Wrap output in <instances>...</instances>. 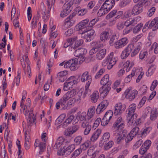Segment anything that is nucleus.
Here are the masks:
<instances>
[{"mask_svg":"<svg viewBox=\"0 0 158 158\" xmlns=\"http://www.w3.org/2000/svg\"><path fill=\"white\" fill-rule=\"evenodd\" d=\"M111 81L110 79L108 74H106L102 77L101 80L100 84L102 86L99 89L101 95L103 97L107 96L111 89Z\"/></svg>","mask_w":158,"mask_h":158,"instance_id":"nucleus-1","label":"nucleus"},{"mask_svg":"<svg viewBox=\"0 0 158 158\" xmlns=\"http://www.w3.org/2000/svg\"><path fill=\"white\" fill-rule=\"evenodd\" d=\"M28 102L29 105L28 106L25 105L22 106L21 107L22 110H23V113L25 116H27L29 114L28 119L27 121L28 125L31 126L32 124L35 122L36 118L34 114L32 113V110L30 108V103L31 101L29 98L27 100Z\"/></svg>","mask_w":158,"mask_h":158,"instance_id":"nucleus-2","label":"nucleus"},{"mask_svg":"<svg viewBox=\"0 0 158 158\" xmlns=\"http://www.w3.org/2000/svg\"><path fill=\"white\" fill-rule=\"evenodd\" d=\"M21 62L25 74L28 75L29 77L31 76V71L30 67L29 64L28 53L26 52L22 56V59L21 60Z\"/></svg>","mask_w":158,"mask_h":158,"instance_id":"nucleus-3","label":"nucleus"},{"mask_svg":"<svg viewBox=\"0 0 158 158\" xmlns=\"http://www.w3.org/2000/svg\"><path fill=\"white\" fill-rule=\"evenodd\" d=\"M125 126L124 122L122 118L120 116L116 119L112 127V131H122Z\"/></svg>","mask_w":158,"mask_h":158,"instance_id":"nucleus-4","label":"nucleus"},{"mask_svg":"<svg viewBox=\"0 0 158 158\" xmlns=\"http://www.w3.org/2000/svg\"><path fill=\"white\" fill-rule=\"evenodd\" d=\"M138 94V91L136 89H131V87L126 89L124 93L125 98L130 101L133 100Z\"/></svg>","mask_w":158,"mask_h":158,"instance_id":"nucleus-5","label":"nucleus"},{"mask_svg":"<svg viewBox=\"0 0 158 158\" xmlns=\"http://www.w3.org/2000/svg\"><path fill=\"white\" fill-rule=\"evenodd\" d=\"M87 31L81 34V37L86 39L87 41L90 42L92 40L95 35V31L92 29L87 30Z\"/></svg>","mask_w":158,"mask_h":158,"instance_id":"nucleus-6","label":"nucleus"},{"mask_svg":"<svg viewBox=\"0 0 158 158\" xmlns=\"http://www.w3.org/2000/svg\"><path fill=\"white\" fill-rule=\"evenodd\" d=\"M107 60L108 63V64L107 66V68L108 69H110L116 64L117 60V58L114 56L113 52H111L108 56L107 58Z\"/></svg>","mask_w":158,"mask_h":158,"instance_id":"nucleus-7","label":"nucleus"},{"mask_svg":"<svg viewBox=\"0 0 158 158\" xmlns=\"http://www.w3.org/2000/svg\"><path fill=\"white\" fill-rule=\"evenodd\" d=\"M142 2L138 3L133 7L131 11V14L135 15H138L143 11V6L144 5Z\"/></svg>","mask_w":158,"mask_h":158,"instance_id":"nucleus-8","label":"nucleus"},{"mask_svg":"<svg viewBox=\"0 0 158 158\" xmlns=\"http://www.w3.org/2000/svg\"><path fill=\"white\" fill-rule=\"evenodd\" d=\"M89 20L88 19H86L80 22L75 27V29L77 31L81 30L83 29L86 28V29H89L88 27Z\"/></svg>","mask_w":158,"mask_h":158,"instance_id":"nucleus-9","label":"nucleus"},{"mask_svg":"<svg viewBox=\"0 0 158 158\" xmlns=\"http://www.w3.org/2000/svg\"><path fill=\"white\" fill-rule=\"evenodd\" d=\"M128 42L127 38H122L114 43V47L116 49L121 48L125 46Z\"/></svg>","mask_w":158,"mask_h":158,"instance_id":"nucleus-10","label":"nucleus"},{"mask_svg":"<svg viewBox=\"0 0 158 158\" xmlns=\"http://www.w3.org/2000/svg\"><path fill=\"white\" fill-rule=\"evenodd\" d=\"M40 13L42 15L43 18L44 19H47L49 17L48 12H47L46 7L44 6L41 7L38 10L37 14L38 17L40 16Z\"/></svg>","mask_w":158,"mask_h":158,"instance_id":"nucleus-11","label":"nucleus"},{"mask_svg":"<svg viewBox=\"0 0 158 158\" xmlns=\"http://www.w3.org/2000/svg\"><path fill=\"white\" fill-rule=\"evenodd\" d=\"M75 16V14L73 13L65 19L64 26L65 27H69L72 26L74 23L75 20L73 19V18Z\"/></svg>","mask_w":158,"mask_h":158,"instance_id":"nucleus-12","label":"nucleus"},{"mask_svg":"<svg viewBox=\"0 0 158 158\" xmlns=\"http://www.w3.org/2000/svg\"><path fill=\"white\" fill-rule=\"evenodd\" d=\"M126 108L125 105H122L121 103L116 104L114 108V114L115 115L120 114Z\"/></svg>","mask_w":158,"mask_h":158,"instance_id":"nucleus-13","label":"nucleus"},{"mask_svg":"<svg viewBox=\"0 0 158 158\" xmlns=\"http://www.w3.org/2000/svg\"><path fill=\"white\" fill-rule=\"evenodd\" d=\"M109 102L107 100H104L102 102L98 105L96 110V113L98 114H99L103 112L106 108Z\"/></svg>","mask_w":158,"mask_h":158,"instance_id":"nucleus-14","label":"nucleus"},{"mask_svg":"<svg viewBox=\"0 0 158 158\" xmlns=\"http://www.w3.org/2000/svg\"><path fill=\"white\" fill-rule=\"evenodd\" d=\"M113 136L116 140L117 143L119 144L121 141L124 139V135L123 134L122 131H113Z\"/></svg>","mask_w":158,"mask_h":158,"instance_id":"nucleus-15","label":"nucleus"},{"mask_svg":"<svg viewBox=\"0 0 158 158\" xmlns=\"http://www.w3.org/2000/svg\"><path fill=\"white\" fill-rule=\"evenodd\" d=\"M81 81L82 82L86 81V85L90 84L92 81V78L89 75L88 72L85 71L82 74L81 77Z\"/></svg>","mask_w":158,"mask_h":158,"instance_id":"nucleus-16","label":"nucleus"},{"mask_svg":"<svg viewBox=\"0 0 158 158\" xmlns=\"http://www.w3.org/2000/svg\"><path fill=\"white\" fill-rule=\"evenodd\" d=\"M115 4V1L113 0H106L102 6L104 8L109 12L114 6Z\"/></svg>","mask_w":158,"mask_h":158,"instance_id":"nucleus-17","label":"nucleus"},{"mask_svg":"<svg viewBox=\"0 0 158 158\" xmlns=\"http://www.w3.org/2000/svg\"><path fill=\"white\" fill-rule=\"evenodd\" d=\"M60 106L64 109H66L68 107V102H66L63 99H60L59 101L56 103V107L57 109H59Z\"/></svg>","mask_w":158,"mask_h":158,"instance_id":"nucleus-18","label":"nucleus"},{"mask_svg":"<svg viewBox=\"0 0 158 158\" xmlns=\"http://www.w3.org/2000/svg\"><path fill=\"white\" fill-rule=\"evenodd\" d=\"M67 81L65 82L64 85V91H67L70 88H72V86L75 84H77V81Z\"/></svg>","mask_w":158,"mask_h":158,"instance_id":"nucleus-19","label":"nucleus"},{"mask_svg":"<svg viewBox=\"0 0 158 158\" xmlns=\"http://www.w3.org/2000/svg\"><path fill=\"white\" fill-rule=\"evenodd\" d=\"M106 53V50L105 49H98L96 57L98 60H102L104 57Z\"/></svg>","mask_w":158,"mask_h":158,"instance_id":"nucleus-20","label":"nucleus"},{"mask_svg":"<svg viewBox=\"0 0 158 158\" xmlns=\"http://www.w3.org/2000/svg\"><path fill=\"white\" fill-rule=\"evenodd\" d=\"M101 133V130L98 129L92 134L90 138V140L92 142L96 140Z\"/></svg>","mask_w":158,"mask_h":158,"instance_id":"nucleus-21","label":"nucleus"},{"mask_svg":"<svg viewBox=\"0 0 158 158\" xmlns=\"http://www.w3.org/2000/svg\"><path fill=\"white\" fill-rule=\"evenodd\" d=\"M109 33L108 31H105L102 32L100 35V38L101 41L105 42L109 37Z\"/></svg>","mask_w":158,"mask_h":158,"instance_id":"nucleus-22","label":"nucleus"},{"mask_svg":"<svg viewBox=\"0 0 158 158\" xmlns=\"http://www.w3.org/2000/svg\"><path fill=\"white\" fill-rule=\"evenodd\" d=\"M77 60H71V63H70L69 69L71 71H74L77 70L78 68V67L77 65Z\"/></svg>","mask_w":158,"mask_h":158,"instance_id":"nucleus-23","label":"nucleus"},{"mask_svg":"<svg viewBox=\"0 0 158 158\" xmlns=\"http://www.w3.org/2000/svg\"><path fill=\"white\" fill-rule=\"evenodd\" d=\"M158 116V112L156 109H153L151 111L150 119L152 121H154L156 119Z\"/></svg>","mask_w":158,"mask_h":158,"instance_id":"nucleus-24","label":"nucleus"},{"mask_svg":"<svg viewBox=\"0 0 158 158\" xmlns=\"http://www.w3.org/2000/svg\"><path fill=\"white\" fill-rule=\"evenodd\" d=\"M136 106V105L135 104H132L130 105L127 110V114L128 116H131L132 114H134Z\"/></svg>","mask_w":158,"mask_h":158,"instance_id":"nucleus-25","label":"nucleus"},{"mask_svg":"<svg viewBox=\"0 0 158 158\" xmlns=\"http://www.w3.org/2000/svg\"><path fill=\"white\" fill-rule=\"evenodd\" d=\"M90 99L92 102L95 103L97 101L99 98V93L97 91H94L93 93L91 95Z\"/></svg>","mask_w":158,"mask_h":158,"instance_id":"nucleus-26","label":"nucleus"},{"mask_svg":"<svg viewBox=\"0 0 158 158\" xmlns=\"http://www.w3.org/2000/svg\"><path fill=\"white\" fill-rule=\"evenodd\" d=\"M136 24V20L130 18L127 20L124 23V25L126 27H129L130 25L134 26Z\"/></svg>","mask_w":158,"mask_h":158,"instance_id":"nucleus-27","label":"nucleus"},{"mask_svg":"<svg viewBox=\"0 0 158 158\" xmlns=\"http://www.w3.org/2000/svg\"><path fill=\"white\" fill-rule=\"evenodd\" d=\"M95 108L94 106H92L88 110L87 116L88 119H90L93 117L95 113Z\"/></svg>","mask_w":158,"mask_h":158,"instance_id":"nucleus-28","label":"nucleus"},{"mask_svg":"<svg viewBox=\"0 0 158 158\" xmlns=\"http://www.w3.org/2000/svg\"><path fill=\"white\" fill-rule=\"evenodd\" d=\"M113 115V112L112 110H108L106 112L103 117V121L107 120L109 122L111 118Z\"/></svg>","mask_w":158,"mask_h":158,"instance_id":"nucleus-29","label":"nucleus"},{"mask_svg":"<svg viewBox=\"0 0 158 158\" xmlns=\"http://www.w3.org/2000/svg\"><path fill=\"white\" fill-rule=\"evenodd\" d=\"M137 115L136 114H132L131 116L127 115V120H128V123L130 124H132L134 122H135V119H136Z\"/></svg>","mask_w":158,"mask_h":158,"instance_id":"nucleus-30","label":"nucleus"},{"mask_svg":"<svg viewBox=\"0 0 158 158\" xmlns=\"http://www.w3.org/2000/svg\"><path fill=\"white\" fill-rule=\"evenodd\" d=\"M77 117L79 118V119L81 122L82 121L86 119V113L85 112H79L77 114Z\"/></svg>","mask_w":158,"mask_h":158,"instance_id":"nucleus-31","label":"nucleus"},{"mask_svg":"<svg viewBox=\"0 0 158 158\" xmlns=\"http://www.w3.org/2000/svg\"><path fill=\"white\" fill-rule=\"evenodd\" d=\"M70 7V6L69 7L68 6H67L65 9L63 10V11H61L60 14L61 17L64 18L66 16L70 13L71 11Z\"/></svg>","mask_w":158,"mask_h":158,"instance_id":"nucleus-32","label":"nucleus"},{"mask_svg":"<svg viewBox=\"0 0 158 158\" xmlns=\"http://www.w3.org/2000/svg\"><path fill=\"white\" fill-rule=\"evenodd\" d=\"M96 148L94 146L91 147L87 151V154L89 156H94V155L96 156Z\"/></svg>","mask_w":158,"mask_h":158,"instance_id":"nucleus-33","label":"nucleus"},{"mask_svg":"<svg viewBox=\"0 0 158 158\" xmlns=\"http://www.w3.org/2000/svg\"><path fill=\"white\" fill-rule=\"evenodd\" d=\"M74 117V115H71L69 117V118L66 120L64 122L62 125L63 127H66L70 123Z\"/></svg>","mask_w":158,"mask_h":158,"instance_id":"nucleus-34","label":"nucleus"},{"mask_svg":"<svg viewBox=\"0 0 158 158\" xmlns=\"http://www.w3.org/2000/svg\"><path fill=\"white\" fill-rule=\"evenodd\" d=\"M83 50L84 49L83 48L78 49L74 52V55L78 58L81 57V56H83Z\"/></svg>","mask_w":158,"mask_h":158,"instance_id":"nucleus-35","label":"nucleus"},{"mask_svg":"<svg viewBox=\"0 0 158 158\" xmlns=\"http://www.w3.org/2000/svg\"><path fill=\"white\" fill-rule=\"evenodd\" d=\"M156 23V26L154 27V29L153 30H156V29H158V18L156 17L151 22L149 25L150 27H152Z\"/></svg>","mask_w":158,"mask_h":158,"instance_id":"nucleus-36","label":"nucleus"},{"mask_svg":"<svg viewBox=\"0 0 158 158\" xmlns=\"http://www.w3.org/2000/svg\"><path fill=\"white\" fill-rule=\"evenodd\" d=\"M156 69V66L155 65H152L148 69V72L146 73V74L148 76H151L155 72Z\"/></svg>","mask_w":158,"mask_h":158,"instance_id":"nucleus-37","label":"nucleus"},{"mask_svg":"<svg viewBox=\"0 0 158 158\" xmlns=\"http://www.w3.org/2000/svg\"><path fill=\"white\" fill-rule=\"evenodd\" d=\"M90 84L85 85V90L84 92L83 97L85 98L87 95H89L91 93V90L89 87Z\"/></svg>","mask_w":158,"mask_h":158,"instance_id":"nucleus-38","label":"nucleus"},{"mask_svg":"<svg viewBox=\"0 0 158 158\" xmlns=\"http://www.w3.org/2000/svg\"><path fill=\"white\" fill-rule=\"evenodd\" d=\"M143 26V24L142 23H139L133 28L132 30L133 33L134 34L138 33L141 30Z\"/></svg>","mask_w":158,"mask_h":158,"instance_id":"nucleus-39","label":"nucleus"},{"mask_svg":"<svg viewBox=\"0 0 158 158\" xmlns=\"http://www.w3.org/2000/svg\"><path fill=\"white\" fill-rule=\"evenodd\" d=\"M90 144V142L89 140H87L81 145L80 148L81 150L82 149L83 150H85L89 147Z\"/></svg>","mask_w":158,"mask_h":158,"instance_id":"nucleus-40","label":"nucleus"},{"mask_svg":"<svg viewBox=\"0 0 158 158\" xmlns=\"http://www.w3.org/2000/svg\"><path fill=\"white\" fill-rule=\"evenodd\" d=\"M135 69L133 70L131 74L126 77L125 79V81L126 83H129L131 80L132 77L135 74Z\"/></svg>","mask_w":158,"mask_h":158,"instance_id":"nucleus-41","label":"nucleus"},{"mask_svg":"<svg viewBox=\"0 0 158 158\" xmlns=\"http://www.w3.org/2000/svg\"><path fill=\"white\" fill-rule=\"evenodd\" d=\"M91 46L94 48H97L101 47L102 46V44H101L100 41L97 40L93 41L91 44Z\"/></svg>","mask_w":158,"mask_h":158,"instance_id":"nucleus-42","label":"nucleus"},{"mask_svg":"<svg viewBox=\"0 0 158 158\" xmlns=\"http://www.w3.org/2000/svg\"><path fill=\"white\" fill-rule=\"evenodd\" d=\"M108 12L106 10L102 5L100 9L99 10L98 13L97 15L98 16L101 17L102 15H105L108 13Z\"/></svg>","mask_w":158,"mask_h":158,"instance_id":"nucleus-43","label":"nucleus"},{"mask_svg":"<svg viewBox=\"0 0 158 158\" xmlns=\"http://www.w3.org/2000/svg\"><path fill=\"white\" fill-rule=\"evenodd\" d=\"M139 131V128L138 127H134L130 131V133L131 135L134 137L138 134Z\"/></svg>","mask_w":158,"mask_h":158,"instance_id":"nucleus-44","label":"nucleus"},{"mask_svg":"<svg viewBox=\"0 0 158 158\" xmlns=\"http://www.w3.org/2000/svg\"><path fill=\"white\" fill-rule=\"evenodd\" d=\"M131 0H122L119 3V6L121 7L126 6L130 2Z\"/></svg>","mask_w":158,"mask_h":158,"instance_id":"nucleus-45","label":"nucleus"},{"mask_svg":"<svg viewBox=\"0 0 158 158\" xmlns=\"http://www.w3.org/2000/svg\"><path fill=\"white\" fill-rule=\"evenodd\" d=\"M83 43V40L82 39L77 40L76 41L74 44V46L73 47V48L74 49L81 45Z\"/></svg>","mask_w":158,"mask_h":158,"instance_id":"nucleus-46","label":"nucleus"},{"mask_svg":"<svg viewBox=\"0 0 158 158\" xmlns=\"http://www.w3.org/2000/svg\"><path fill=\"white\" fill-rule=\"evenodd\" d=\"M75 148V144H72L68 147L65 149V151L68 152H71Z\"/></svg>","mask_w":158,"mask_h":158,"instance_id":"nucleus-47","label":"nucleus"},{"mask_svg":"<svg viewBox=\"0 0 158 158\" xmlns=\"http://www.w3.org/2000/svg\"><path fill=\"white\" fill-rule=\"evenodd\" d=\"M134 48V45L133 44H129L127 47H126L124 50L127 52L129 54H130Z\"/></svg>","mask_w":158,"mask_h":158,"instance_id":"nucleus-48","label":"nucleus"},{"mask_svg":"<svg viewBox=\"0 0 158 158\" xmlns=\"http://www.w3.org/2000/svg\"><path fill=\"white\" fill-rule=\"evenodd\" d=\"M82 140L81 136H78L76 137L74 139V141L76 145H79L80 144Z\"/></svg>","mask_w":158,"mask_h":158,"instance_id":"nucleus-49","label":"nucleus"},{"mask_svg":"<svg viewBox=\"0 0 158 158\" xmlns=\"http://www.w3.org/2000/svg\"><path fill=\"white\" fill-rule=\"evenodd\" d=\"M39 17H38L37 16L36 17H34L32 20V21L31 23L32 25V28H35V27L36 26L37 24L38 21L39 19Z\"/></svg>","mask_w":158,"mask_h":158,"instance_id":"nucleus-50","label":"nucleus"},{"mask_svg":"<svg viewBox=\"0 0 158 158\" xmlns=\"http://www.w3.org/2000/svg\"><path fill=\"white\" fill-rule=\"evenodd\" d=\"M82 150L80 148L75 150L72 154V156L73 158H75L78 156L81 152Z\"/></svg>","mask_w":158,"mask_h":158,"instance_id":"nucleus-51","label":"nucleus"},{"mask_svg":"<svg viewBox=\"0 0 158 158\" xmlns=\"http://www.w3.org/2000/svg\"><path fill=\"white\" fill-rule=\"evenodd\" d=\"M110 133L109 132H106L103 135L102 141L106 142L107 141L110 137Z\"/></svg>","mask_w":158,"mask_h":158,"instance_id":"nucleus-52","label":"nucleus"},{"mask_svg":"<svg viewBox=\"0 0 158 158\" xmlns=\"http://www.w3.org/2000/svg\"><path fill=\"white\" fill-rule=\"evenodd\" d=\"M98 21V18H95L93 19L89 23L88 27L89 29H92L93 26L95 24L96 22Z\"/></svg>","mask_w":158,"mask_h":158,"instance_id":"nucleus-53","label":"nucleus"},{"mask_svg":"<svg viewBox=\"0 0 158 158\" xmlns=\"http://www.w3.org/2000/svg\"><path fill=\"white\" fill-rule=\"evenodd\" d=\"M134 64L133 62H131L130 60H128L127 61L124 63V65L125 67H126L127 68H128V70L131 68L134 65Z\"/></svg>","mask_w":158,"mask_h":158,"instance_id":"nucleus-54","label":"nucleus"},{"mask_svg":"<svg viewBox=\"0 0 158 158\" xmlns=\"http://www.w3.org/2000/svg\"><path fill=\"white\" fill-rule=\"evenodd\" d=\"M129 55V54L124 49L121 53L120 57L122 59H124L127 58Z\"/></svg>","mask_w":158,"mask_h":158,"instance_id":"nucleus-55","label":"nucleus"},{"mask_svg":"<svg viewBox=\"0 0 158 158\" xmlns=\"http://www.w3.org/2000/svg\"><path fill=\"white\" fill-rule=\"evenodd\" d=\"M71 98L75 95L76 94V91L75 89H73L71 91H69L66 93Z\"/></svg>","mask_w":158,"mask_h":158,"instance_id":"nucleus-56","label":"nucleus"},{"mask_svg":"<svg viewBox=\"0 0 158 158\" xmlns=\"http://www.w3.org/2000/svg\"><path fill=\"white\" fill-rule=\"evenodd\" d=\"M105 72V70L104 69H101L96 74L95 78L96 79L99 78Z\"/></svg>","mask_w":158,"mask_h":158,"instance_id":"nucleus-57","label":"nucleus"},{"mask_svg":"<svg viewBox=\"0 0 158 158\" xmlns=\"http://www.w3.org/2000/svg\"><path fill=\"white\" fill-rule=\"evenodd\" d=\"M148 149H147V148L144 147L143 145H142L139 150V153L141 155H143L147 152Z\"/></svg>","mask_w":158,"mask_h":158,"instance_id":"nucleus-58","label":"nucleus"},{"mask_svg":"<svg viewBox=\"0 0 158 158\" xmlns=\"http://www.w3.org/2000/svg\"><path fill=\"white\" fill-rule=\"evenodd\" d=\"M101 118H99L95 120L93 126V128L94 129H95L96 127H98L100 122H101Z\"/></svg>","mask_w":158,"mask_h":158,"instance_id":"nucleus-59","label":"nucleus"},{"mask_svg":"<svg viewBox=\"0 0 158 158\" xmlns=\"http://www.w3.org/2000/svg\"><path fill=\"white\" fill-rule=\"evenodd\" d=\"M64 134L65 136H71L73 133L71 130L70 129H67L64 131Z\"/></svg>","mask_w":158,"mask_h":158,"instance_id":"nucleus-60","label":"nucleus"},{"mask_svg":"<svg viewBox=\"0 0 158 158\" xmlns=\"http://www.w3.org/2000/svg\"><path fill=\"white\" fill-rule=\"evenodd\" d=\"M148 90V87L145 85H143L141 86L139 89V91L141 93L144 94Z\"/></svg>","mask_w":158,"mask_h":158,"instance_id":"nucleus-61","label":"nucleus"},{"mask_svg":"<svg viewBox=\"0 0 158 158\" xmlns=\"http://www.w3.org/2000/svg\"><path fill=\"white\" fill-rule=\"evenodd\" d=\"M117 13V10H114L111 12L108 15L106 16L107 18H110L113 17L116 15Z\"/></svg>","mask_w":158,"mask_h":158,"instance_id":"nucleus-62","label":"nucleus"},{"mask_svg":"<svg viewBox=\"0 0 158 158\" xmlns=\"http://www.w3.org/2000/svg\"><path fill=\"white\" fill-rule=\"evenodd\" d=\"M152 142L149 140H146L144 143L142 145H143L144 147L147 148V149H149L151 145Z\"/></svg>","mask_w":158,"mask_h":158,"instance_id":"nucleus-63","label":"nucleus"},{"mask_svg":"<svg viewBox=\"0 0 158 158\" xmlns=\"http://www.w3.org/2000/svg\"><path fill=\"white\" fill-rule=\"evenodd\" d=\"M151 49H154V52L155 54L158 53V46H157V44L154 43L151 47Z\"/></svg>","mask_w":158,"mask_h":158,"instance_id":"nucleus-64","label":"nucleus"}]
</instances>
